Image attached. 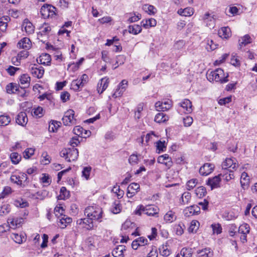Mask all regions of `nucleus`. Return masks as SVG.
Wrapping results in <instances>:
<instances>
[{"label":"nucleus","instance_id":"nucleus-1","mask_svg":"<svg viewBox=\"0 0 257 257\" xmlns=\"http://www.w3.org/2000/svg\"><path fill=\"white\" fill-rule=\"evenodd\" d=\"M228 76V74L225 76L223 70L221 68L216 69L215 70L210 71V72L208 71L206 74L207 78L209 81H215L221 83L227 82L228 81L227 79Z\"/></svg>","mask_w":257,"mask_h":257},{"label":"nucleus","instance_id":"nucleus-2","mask_svg":"<svg viewBox=\"0 0 257 257\" xmlns=\"http://www.w3.org/2000/svg\"><path fill=\"white\" fill-rule=\"evenodd\" d=\"M159 210L158 207L154 205H140L135 211V214L139 215L145 214L148 216H155L158 213Z\"/></svg>","mask_w":257,"mask_h":257},{"label":"nucleus","instance_id":"nucleus-3","mask_svg":"<svg viewBox=\"0 0 257 257\" xmlns=\"http://www.w3.org/2000/svg\"><path fill=\"white\" fill-rule=\"evenodd\" d=\"M102 211L98 206H88L84 211L86 217H91L94 220H98L102 217Z\"/></svg>","mask_w":257,"mask_h":257},{"label":"nucleus","instance_id":"nucleus-4","mask_svg":"<svg viewBox=\"0 0 257 257\" xmlns=\"http://www.w3.org/2000/svg\"><path fill=\"white\" fill-rule=\"evenodd\" d=\"M60 155L62 157H65L68 162L74 161L78 157V151L75 148L65 149L61 152Z\"/></svg>","mask_w":257,"mask_h":257},{"label":"nucleus","instance_id":"nucleus-5","mask_svg":"<svg viewBox=\"0 0 257 257\" xmlns=\"http://www.w3.org/2000/svg\"><path fill=\"white\" fill-rule=\"evenodd\" d=\"M56 8L50 5L45 4L42 7L40 13L44 19L52 18L56 16Z\"/></svg>","mask_w":257,"mask_h":257},{"label":"nucleus","instance_id":"nucleus-6","mask_svg":"<svg viewBox=\"0 0 257 257\" xmlns=\"http://www.w3.org/2000/svg\"><path fill=\"white\" fill-rule=\"evenodd\" d=\"M74 111L72 109H69L65 112L62 118V121L65 125H70L75 124L76 119L74 118Z\"/></svg>","mask_w":257,"mask_h":257},{"label":"nucleus","instance_id":"nucleus-7","mask_svg":"<svg viewBox=\"0 0 257 257\" xmlns=\"http://www.w3.org/2000/svg\"><path fill=\"white\" fill-rule=\"evenodd\" d=\"M172 106V101L168 99L164 101H158L155 103L156 110L159 111H167L169 110Z\"/></svg>","mask_w":257,"mask_h":257},{"label":"nucleus","instance_id":"nucleus-8","mask_svg":"<svg viewBox=\"0 0 257 257\" xmlns=\"http://www.w3.org/2000/svg\"><path fill=\"white\" fill-rule=\"evenodd\" d=\"M249 226L247 223H243L238 227V232L239 233L241 234L240 238L242 243L246 242V235L249 233Z\"/></svg>","mask_w":257,"mask_h":257},{"label":"nucleus","instance_id":"nucleus-9","mask_svg":"<svg viewBox=\"0 0 257 257\" xmlns=\"http://www.w3.org/2000/svg\"><path fill=\"white\" fill-rule=\"evenodd\" d=\"M157 162L158 163L164 165L167 169H170L173 165L172 159L168 154L160 156L157 159Z\"/></svg>","mask_w":257,"mask_h":257},{"label":"nucleus","instance_id":"nucleus-10","mask_svg":"<svg viewBox=\"0 0 257 257\" xmlns=\"http://www.w3.org/2000/svg\"><path fill=\"white\" fill-rule=\"evenodd\" d=\"M128 85V82L126 80H122L118 84V88L112 94V97L116 98L122 95L123 92L125 90Z\"/></svg>","mask_w":257,"mask_h":257},{"label":"nucleus","instance_id":"nucleus-11","mask_svg":"<svg viewBox=\"0 0 257 257\" xmlns=\"http://www.w3.org/2000/svg\"><path fill=\"white\" fill-rule=\"evenodd\" d=\"M22 31L25 32L27 35L32 34L35 31V27L27 19L24 20L22 25Z\"/></svg>","mask_w":257,"mask_h":257},{"label":"nucleus","instance_id":"nucleus-12","mask_svg":"<svg viewBox=\"0 0 257 257\" xmlns=\"http://www.w3.org/2000/svg\"><path fill=\"white\" fill-rule=\"evenodd\" d=\"M238 167V165L236 163V160H232L231 158H226L222 164V168L226 170L228 168H231L233 171L236 170Z\"/></svg>","mask_w":257,"mask_h":257},{"label":"nucleus","instance_id":"nucleus-13","mask_svg":"<svg viewBox=\"0 0 257 257\" xmlns=\"http://www.w3.org/2000/svg\"><path fill=\"white\" fill-rule=\"evenodd\" d=\"M200 211V207L196 205H194L186 207L184 210V214L185 216L189 217L194 215L198 214Z\"/></svg>","mask_w":257,"mask_h":257},{"label":"nucleus","instance_id":"nucleus-14","mask_svg":"<svg viewBox=\"0 0 257 257\" xmlns=\"http://www.w3.org/2000/svg\"><path fill=\"white\" fill-rule=\"evenodd\" d=\"M220 181V175H218L214 177L208 178L206 184L211 188V190H213L214 188L219 187Z\"/></svg>","mask_w":257,"mask_h":257},{"label":"nucleus","instance_id":"nucleus-15","mask_svg":"<svg viewBox=\"0 0 257 257\" xmlns=\"http://www.w3.org/2000/svg\"><path fill=\"white\" fill-rule=\"evenodd\" d=\"M214 165L211 163H205L199 169V173L202 176L210 174L214 170Z\"/></svg>","mask_w":257,"mask_h":257},{"label":"nucleus","instance_id":"nucleus-16","mask_svg":"<svg viewBox=\"0 0 257 257\" xmlns=\"http://www.w3.org/2000/svg\"><path fill=\"white\" fill-rule=\"evenodd\" d=\"M109 83V78L105 77L100 80L97 86L98 92L101 94L108 87Z\"/></svg>","mask_w":257,"mask_h":257},{"label":"nucleus","instance_id":"nucleus-17","mask_svg":"<svg viewBox=\"0 0 257 257\" xmlns=\"http://www.w3.org/2000/svg\"><path fill=\"white\" fill-rule=\"evenodd\" d=\"M30 69L31 73L34 77L41 78L43 76L44 69L42 67H38L35 65H33Z\"/></svg>","mask_w":257,"mask_h":257},{"label":"nucleus","instance_id":"nucleus-18","mask_svg":"<svg viewBox=\"0 0 257 257\" xmlns=\"http://www.w3.org/2000/svg\"><path fill=\"white\" fill-rule=\"evenodd\" d=\"M213 255V251L209 247L198 249L197 251V257H212Z\"/></svg>","mask_w":257,"mask_h":257},{"label":"nucleus","instance_id":"nucleus-19","mask_svg":"<svg viewBox=\"0 0 257 257\" xmlns=\"http://www.w3.org/2000/svg\"><path fill=\"white\" fill-rule=\"evenodd\" d=\"M28 120V119L26 112H21L17 115L16 122L18 124L24 126L27 124Z\"/></svg>","mask_w":257,"mask_h":257},{"label":"nucleus","instance_id":"nucleus-20","mask_svg":"<svg viewBox=\"0 0 257 257\" xmlns=\"http://www.w3.org/2000/svg\"><path fill=\"white\" fill-rule=\"evenodd\" d=\"M180 105L186 113H190L193 110L192 103L191 101L188 99H184L180 103Z\"/></svg>","mask_w":257,"mask_h":257},{"label":"nucleus","instance_id":"nucleus-21","mask_svg":"<svg viewBox=\"0 0 257 257\" xmlns=\"http://www.w3.org/2000/svg\"><path fill=\"white\" fill-rule=\"evenodd\" d=\"M125 250V246L117 245L112 250L111 253L114 257H124L123 252Z\"/></svg>","mask_w":257,"mask_h":257},{"label":"nucleus","instance_id":"nucleus-22","mask_svg":"<svg viewBox=\"0 0 257 257\" xmlns=\"http://www.w3.org/2000/svg\"><path fill=\"white\" fill-rule=\"evenodd\" d=\"M59 219L58 225L61 228H65L67 225L71 223L72 221L71 218L68 217L65 215H63L59 217Z\"/></svg>","mask_w":257,"mask_h":257},{"label":"nucleus","instance_id":"nucleus-23","mask_svg":"<svg viewBox=\"0 0 257 257\" xmlns=\"http://www.w3.org/2000/svg\"><path fill=\"white\" fill-rule=\"evenodd\" d=\"M31 42L28 38H24L18 43L17 46L19 48L29 49L31 47Z\"/></svg>","mask_w":257,"mask_h":257},{"label":"nucleus","instance_id":"nucleus-24","mask_svg":"<svg viewBox=\"0 0 257 257\" xmlns=\"http://www.w3.org/2000/svg\"><path fill=\"white\" fill-rule=\"evenodd\" d=\"M219 175H220V178L222 177V179L226 182H228L234 178L233 171L231 169L225 170L223 173Z\"/></svg>","mask_w":257,"mask_h":257},{"label":"nucleus","instance_id":"nucleus-25","mask_svg":"<svg viewBox=\"0 0 257 257\" xmlns=\"http://www.w3.org/2000/svg\"><path fill=\"white\" fill-rule=\"evenodd\" d=\"M240 184L243 189H245L248 188L249 184V178L247 174L243 172L241 174L240 178Z\"/></svg>","mask_w":257,"mask_h":257},{"label":"nucleus","instance_id":"nucleus-26","mask_svg":"<svg viewBox=\"0 0 257 257\" xmlns=\"http://www.w3.org/2000/svg\"><path fill=\"white\" fill-rule=\"evenodd\" d=\"M218 35L223 39H227L231 36L230 29L228 27L221 28L218 31Z\"/></svg>","mask_w":257,"mask_h":257},{"label":"nucleus","instance_id":"nucleus-27","mask_svg":"<svg viewBox=\"0 0 257 257\" xmlns=\"http://www.w3.org/2000/svg\"><path fill=\"white\" fill-rule=\"evenodd\" d=\"M141 24L144 28L148 29L150 27H155L156 26V20L153 18L143 20L141 22Z\"/></svg>","mask_w":257,"mask_h":257},{"label":"nucleus","instance_id":"nucleus-28","mask_svg":"<svg viewBox=\"0 0 257 257\" xmlns=\"http://www.w3.org/2000/svg\"><path fill=\"white\" fill-rule=\"evenodd\" d=\"M10 20V17L8 16H5L0 18V30L1 31H6L8 27V23Z\"/></svg>","mask_w":257,"mask_h":257},{"label":"nucleus","instance_id":"nucleus-29","mask_svg":"<svg viewBox=\"0 0 257 257\" xmlns=\"http://www.w3.org/2000/svg\"><path fill=\"white\" fill-rule=\"evenodd\" d=\"M31 78L27 74H24L20 77V82L24 87H28L30 84Z\"/></svg>","mask_w":257,"mask_h":257},{"label":"nucleus","instance_id":"nucleus-30","mask_svg":"<svg viewBox=\"0 0 257 257\" xmlns=\"http://www.w3.org/2000/svg\"><path fill=\"white\" fill-rule=\"evenodd\" d=\"M39 59L41 64L44 65H50L51 58L49 54L47 53L42 54L40 55Z\"/></svg>","mask_w":257,"mask_h":257},{"label":"nucleus","instance_id":"nucleus-31","mask_svg":"<svg viewBox=\"0 0 257 257\" xmlns=\"http://www.w3.org/2000/svg\"><path fill=\"white\" fill-rule=\"evenodd\" d=\"M23 218H10L8 220V223L11 225V227L13 228H15L18 227L21 223L22 222Z\"/></svg>","mask_w":257,"mask_h":257},{"label":"nucleus","instance_id":"nucleus-32","mask_svg":"<svg viewBox=\"0 0 257 257\" xmlns=\"http://www.w3.org/2000/svg\"><path fill=\"white\" fill-rule=\"evenodd\" d=\"M169 116L162 112L158 113L155 117V121L158 123L165 122L168 120Z\"/></svg>","mask_w":257,"mask_h":257},{"label":"nucleus","instance_id":"nucleus-33","mask_svg":"<svg viewBox=\"0 0 257 257\" xmlns=\"http://www.w3.org/2000/svg\"><path fill=\"white\" fill-rule=\"evenodd\" d=\"M142 30L141 26L138 25H130L128 27V31L130 33L134 35H137L141 32Z\"/></svg>","mask_w":257,"mask_h":257},{"label":"nucleus","instance_id":"nucleus-34","mask_svg":"<svg viewBox=\"0 0 257 257\" xmlns=\"http://www.w3.org/2000/svg\"><path fill=\"white\" fill-rule=\"evenodd\" d=\"M19 89V85L16 83H10L6 86L7 92L8 93H16Z\"/></svg>","mask_w":257,"mask_h":257},{"label":"nucleus","instance_id":"nucleus-35","mask_svg":"<svg viewBox=\"0 0 257 257\" xmlns=\"http://www.w3.org/2000/svg\"><path fill=\"white\" fill-rule=\"evenodd\" d=\"M164 219L166 222L170 223L176 219V216L173 211L170 210L164 215Z\"/></svg>","mask_w":257,"mask_h":257},{"label":"nucleus","instance_id":"nucleus-36","mask_svg":"<svg viewBox=\"0 0 257 257\" xmlns=\"http://www.w3.org/2000/svg\"><path fill=\"white\" fill-rule=\"evenodd\" d=\"M93 218L91 217H86L84 218V224L83 227L85 228L87 230H92L94 227Z\"/></svg>","mask_w":257,"mask_h":257},{"label":"nucleus","instance_id":"nucleus-37","mask_svg":"<svg viewBox=\"0 0 257 257\" xmlns=\"http://www.w3.org/2000/svg\"><path fill=\"white\" fill-rule=\"evenodd\" d=\"M200 223L196 220L191 222L190 225L188 228V231L191 233H196L199 228Z\"/></svg>","mask_w":257,"mask_h":257},{"label":"nucleus","instance_id":"nucleus-38","mask_svg":"<svg viewBox=\"0 0 257 257\" xmlns=\"http://www.w3.org/2000/svg\"><path fill=\"white\" fill-rule=\"evenodd\" d=\"M10 180L12 183L16 184L22 187H24L25 186V185L24 184V183H22L21 181H20L21 180L19 179L18 173H13L12 174Z\"/></svg>","mask_w":257,"mask_h":257},{"label":"nucleus","instance_id":"nucleus-39","mask_svg":"<svg viewBox=\"0 0 257 257\" xmlns=\"http://www.w3.org/2000/svg\"><path fill=\"white\" fill-rule=\"evenodd\" d=\"M11 122L9 115L4 114L0 115V126H6Z\"/></svg>","mask_w":257,"mask_h":257},{"label":"nucleus","instance_id":"nucleus-40","mask_svg":"<svg viewBox=\"0 0 257 257\" xmlns=\"http://www.w3.org/2000/svg\"><path fill=\"white\" fill-rule=\"evenodd\" d=\"M251 42V38L248 35H246L239 39V45L240 47L245 46Z\"/></svg>","mask_w":257,"mask_h":257},{"label":"nucleus","instance_id":"nucleus-41","mask_svg":"<svg viewBox=\"0 0 257 257\" xmlns=\"http://www.w3.org/2000/svg\"><path fill=\"white\" fill-rule=\"evenodd\" d=\"M11 211L10 205L8 204H4L0 207V216H5Z\"/></svg>","mask_w":257,"mask_h":257},{"label":"nucleus","instance_id":"nucleus-42","mask_svg":"<svg viewBox=\"0 0 257 257\" xmlns=\"http://www.w3.org/2000/svg\"><path fill=\"white\" fill-rule=\"evenodd\" d=\"M127 15H129L127 22L130 23L137 22L141 19V15L140 14L131 13Z\"/></svg>","mask_w":257,"mask_h":257},{"label":"nucleus","instance_id":"nucleus-43","mask_svg":"<svg viewBox=\"0 0 257 257\" xmlns=\"http://www.w3.org/2000/svg\"><path fill=\"white\" fill-rule=\"evenodd\" d=\"M10 158L12 162L14 164H18L21 160V156L18 153H12L10 155Z\"/></svg>","mask_w":257,"mask_h":257},{"label":"nucleus","instance_id":"nucleus-44","mask_svg":"<svg viewBox=\"0 0 257 257\" xmlns=\"http://www.w3.org/2000/svg\"><path fill=\"white\" fill-rule=\"evenodd\" d=\"M13 239L18 243H22L24 241L26 240V238L24 235L18 234L17 233H13L12 235Z\"/></svg>","mask_w":257,"mask_h":257},{"label":"nucleus","instance_id":"nucleus-45","mask_svg":"<svg viewBox=\"0 0 257 257\" xmlns=\"http://www.w3.org/2000/svg\"><path fill=\"white\" fill-rule=\"evenodd\" d=\"M112 192L116 194L118 199L121 198L124 195V191L121 190L119 186L116 185L112 189Z\"/></svg>","mask_w":257,"mask_h":257},{"label":"nucleus","instance_id":"nucleus-46","mask_svg":"<svg viewBox=\"0 0 257 257\" xmlns=\"http://www.w3.org/2000/svg\"><path fill=\"white\" fill-rule=\"evenodd\" d=\"M160 253L165 256H168L170 254V250L167 245H162L159 248Z\"/></svg>","mask_w":257,"mask_h":257},{"label":"nucleus","instance_id":"nucleus-47","mask_svg":"<svg viewBox=\"0 0 257 257\" xmlns=\"http://www.w3.org/2000/svg\"><path fill=\"white\" fill-rule=\"evenodd\" d=\"M191 199V194L188 192H184L181 197V202L182 204H188Z\"/></svg>","mask_w":257,"mask_h":257},{"label":"nucleus","instance_id":"nucleus-48","mask_svg":"<svg viewBox=\"0 0 257 257\" xmlns=\"http://www.w3.org/2000/svg\"><path fill=\"white\" fill-rule=\"evenodd\" d=\"M206 193V189L203 186L199 187L195 190V194L199 198L203 197L205 195Z\"/></svg>","mask_w":257,"mask_h":257},{"label":"nucleus","instance_id":"nucleus-49","mask_svg":"<svg viewBox=\"0 0 257 257\" xmlns=\"http://www.w3.org/2000/svg\"><path fill=\"white\" fill-rule=\"evenodd\" d=\"M143 10L150 15H153L156 13L155 8L152 5H145L143 7Z\"/></svg>","mask_w":257,"mask_h":257},{"label":"nucleus","instance_id":"nucleus-50","mask_svg":"<svg viewBox=\"0 0 257 257\" xmlns=\"http://www.w3.org/2000/svg\"><path fill=\"white\" fill-rule=\"evenodd\" d=\"M180 254L182 257H190L192 254V249L190 248L184 247L181 249Z\"/></svg>","mask_w":257,"mask_h":257},{"label":"nucleus","instance_id":"nucleus-51","mask_svg":"<svg viewBox=\"0 0 257 257\" xmlns=\"http://www.w3.org/2000/svg\"><path fill=\"white\" fill-rule=\"evenodd\" d=\"M198 180L196 179H192L188 181L186 184V188L188 190L193 189L197 184Z\"/></svg>","mask_w":257,"mask_h":257},{"label":"nucleus","instance_id":"nucleus-52","mask_svg":"<svg viewBox=\"0 0 257 257\" xmlns=\"http://www.w3.org/2000/svg\"><path fill=\"white\" fill-rule=\"evenodd\" d=\"M83 86L79 80H74L71 83V87L75 91L78 90L80 87H82Z\"/></svg>","mask_w":257,"mask_h":257},{"label":"nucleus","instance_id":"nucleus-53","mask_svg":"<svg viewBox=\"0 0 257 257\" xmlns=\"http://www.w3.org/2000/svg\"><path fill=\"white\" fill-rule=\"evenodd\" d=\"M111 212L114 214H117L121 211V206L118 202H114L111 208Z\"/></svg>","mask_w":257,"mask_h":257},{"label":"nucleus","instance_id":"nucleus-54","mask_svg":"<svg viewBox=\"0 0 257 257\" xmlns=\"http://www.w3.org/2000/svg\"><path fill=\"white\" fill-rule=\"evenodd\" d=\"M91 169H92L91 167H85L82 170V176L84 177L86 180H88L89 179Z\"/></svg>","mask_w":257,"mask_h":257},{"label":"nucleus","instance_id":"nucleus-55","mask_svg":"<svg viewBox=\"0 0 257 257\" xmlns=\"http://www.w3.org/2000/svg\"><path fill=\"white\" fill-rule=\"evenodd\" d=\"M15 205L17 207L24 208L28 206L29 203L25 200L23 199L16 200L15 201Z\"/></svg>","mask_w":257,"mask_h":257},{"label":"nucleus","instance_id":"nucleus-56","mask_svg":"<svg viewBox=\"0 0 257 257\" xmlns=\"http://www.w3.org/2000/svg\"><path fill=\"white\" fill-rule=\"evenodd\" d=\"M43 177L40 179L42 183L45 184L46 185H49L51 183V178L49 175L43 174Z\"/></svg>","mask_w":257,"mask_h":257},{"label":"nucleus","instance_id":"nucleus-57","mask_svg":"<svg viewBox=\"0 0 257 257\" xmlns=\"http://www.w3.org/2000/svg\"><path fill=\"white\" fill-rule=\"evenodd\" d=\"M156 147L157 149L159 151V153L160 152H164L166 148V146L165 145V141L162 142L159 141L156 143Z\"/></svg>","mask_w":257,"mask_h":257},{"label":"nucleus","instance_id":"nucleus-58","mask_svg":"<svg viewBox=\"0 0 257 257\" xmlns=\"http://www.w3.org/2000/svg\"><path fill=\"white\" fill-rule=\"evenodd\" d=\"M41 162L44 165H47L50 163V157L47 152H43L42 155Z\"/></svg>","mask_w":257,"mask_h":257},{"label":"nucleus","instance_id":"nucleus-59","mask_svg":"<svg viewBox=\"0 0 257 257\" xmlns=\"http://www.w3.org/2000/svg\"><path fill=\"white\" fill-rule=\"evenodd\" d=\"M127 189L128 190H131L133 192H136V194L140 189V185L137 183H132L129 185Z\"/></svg>","mask_w":257,"mask_h":257},{"label":"nucleus","instance_id":"nucleus-60","mask_svg":"<svg viewBox=\"0 0 257 257\" xmlns=\"http://www.w3.org/2000/svg\"><path fill=\"white\" fill-rule=\"evenodd\" d=\"M35 152V149L33 148H28L25 150L24 151L23 154H24V157L25 159H29L30 158Z\"/></svg>","mask_w":257,"mask_h":257},{"label":"nucleus","instance_id":"nucleus-61","mask_svg":"<svg viewBox=\"0 0 257 257\" xmlns=\"http://www.w3.org/2000/svg\"><path fill=\"white\" fill-rule=\"evenodd\" d=\"M41 31L40 33H41L42 35H46L49 32H50L51 29V27L47 24H44L40 28Z\"/></svg>","mask_w":257,"mask_h":257},{"label":"nucleus","instance_id":"nucleus-62","mask_svg":"<svg viewBox=\"0 0 257 257\" xmlns=\"http://www.w3.org/2000/svg\"><path fill=\"white\" fill-rule=\"evenodd\" d=\"M83 131L85 132V133H86V131L84 130L82 127L80 126H76L73 128V132L74 133L77 135L78 136H80L83 135Z\"/></svg>","mask_w":257,"mask_h":257},{"label":"nucleus","instance_id":"nucleus-63","mask_svg":"<svg viewBox=\"0 0 257 257\" xmlns=\"http://www.w3.org/2000/svg\"><path fill=\"white\" fill-rule=\"evenodd\" d=\"M157 248L156 246H152L147 257H158Z\"/></svg>","mask_w":257,"mask_h":257},{"label":"nucleus","instance_id":"nucleus-64","mask_svg":"<svg viewBox=\"0 0 257 257\" xmlns=\"http://www.w3.org/2000/svg\"><path fill=\"white\" fill-rule=\"evenodd\" d=\"M211 227L212 228L213 233L219 234L221 232V226L219 224H212Z\"/></svg>","mask_w":257,"mask_h":257}]
</instances>
